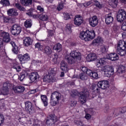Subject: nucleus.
<instances>
[{
	"label": "nucleus",
	"instance_id": "1",
	"mask_svg": "<svg viewBox=\"0 0 126 126\" xmlns=\"http://www.w3.org/2000/svg\"><path fill=\"white\" fill-rule=\"evenodd\" d=\"M96 34L94 30H87L86 31H82L80 33L79 37L81 40H84L86 42H88L90 40H93Z\"/></svg>",
	"mask_w": 126,
	"mask_h": 126
},
{
	"label": "nucleus",
	"instance_id": "2",
	"mask_svg": "<svg viewBox=\"0 0 126 126\" xmlns=\"http://www.w3.org/2000/svg\"><path fill=\"white\" fill-rule=\"evenodd\" d=\"M0 37L2 38H0V54L2 52V47H3V42L5 43H8L10 42V36L9 33L5 32H1L0 33Z\"/></svg>",
	"mask_w": 126,
	"mask_h": 126
},
{
	"label": "nucleus",
	"instance_id": "3",
	"mask_svg": "<svg viewBox=\"0 0 126 126\" xmlns=\"http://www.w3.org/2000/svg\"><path fill=\"white\" fill-rule=\"evenodd\" d=\"M61 96V94L58 93L57 91L52 93L51 95L50 104L52 106H54L59 104V102L62 99Z\"/></svg>",
	"mask_w": 126,
	"mask_h": 126
},
{
	"label": "nucleus",
	"instance_id": "4",
	"mask_svg": "<svg viewBox=\"0 0 126 126\" xmlns=\"http://www.w3.org/2000/svg\"><path fill=\"white\" fill-rule=\"evenodd\" d=\"M35 47L38 49V51H43L44 54L47 55V56H50L53 53L52 51V48L49 46H46L43 47V45H41V43L37 42L35 44Z\"/></svg>",
	"mask_w": 126,
	"mask_h": 126
},
{
	"label": "nucleus",
	"instance_id": "5",
	"mask_svg": "<svg viewBox=\"0 0 126 126\" xmlns=\"http://www.w3.org/2000/svg\"><path fill=\"white\" fill-rule=\"evenodd\" d=\"M117 20L120 23H123L126 19V12L124 9L119 10L116 16Z\"/></svg>",
	"mask_w": 126,
	"mask_h": 126
},
{
	"label": "nucleus",
	"instance_id": "6",
	"mask_svg": "<svg viewBox=\"0 0 126 126\" xmlns=\"http://www.w3.org/2000/svg\"><path fill=\"white\" fill-rule=\"evenodd\" d=\"M21 27L19 25H13L11 27V33L14 36H17L21 32Z\"/></svg>",
	"mask_w": 126,
	"mask_h": 126
},
{
	"label": "nucleus",
	"instance_id": "7",
	"mask_svg": "<svg viewBox=\"0 0 126 126\" xmlns=\"http://www.w3.org/2000/svg\"><path fill=\"white\" fill-rule=\"evenodd\" d=\"M17 58L18 59L21 64L26 63L28 61L30 60V56L28 53H26L24 55L21 54L18 55Z\"/></svg>",
	"mask_w": 126,
	"mask_h": 126
},
{
	"label": "nucleus",
	"instance_id": "8",
	"mask_svg": "<svg viewBox=\"0 0 126 126\" xmlns=\"http://www.w3.org/2000/svg\"><path fill=\"white\" fill-rule=\"evenodd\" d=\"M79 96V101L81 104H84L86 103V99L87 97H89V92H82L80 93Z\"/></svg>",
	"mask_w": 126,
	"mask_h": 126
},
{
	"label": "nucleus",
	"instance_id": "9",
	"mask_svg": "<svg viewBox=\"0 0 126 126\" xmlns=\"http://www.w3.org/2000/svg\"><path fill=\"white\" fill-rule=\"evenodd\" d=\"M58 121V118L55 115H49L46 120V125L49 126H51L52 125H55V123Z\"/></svg>",
	"mask_w": 126,
	"mask_h": 126
},
{
	"label": "nucleus",
	"instance_id": "10",
	"mask_svg": "<svg viewBox=\"0 0 126 126\" xmlns=\"http://www.w3.org/2000/svg\"><path fill=\"white\" fill-rule=\"evenodd\" d=\"M89 22L90 25H91L92 27H95V26L98 25L99 20L97 16H93L92 18H90Z\"/></svg>",
	"mask_w": 126,
	"mask_h": 126
},
{
	"label": "nucleus",
	"instance_id": "11",
	"mask_svg": "<svg viewBox=\"0 0 126 126\" xmlns=\"http://www.w3.org/2000/svg\"><path fill=\"white\" fill-rule=\"evenodd\" d=\"M98 87L101 88V89L105 90L109 87V82L106 80H101L97 83Z\"/></svg>",
	"mask_w": 126,
	"mask_h": 126
},
{
	"label": "nucleus",
	"instance_id": "12",
	"mask_svg": "<svg viewBox=\"0 0 126 126\" xmlns=\"http://www.w3.org/2000/svg\"><path fill=\"white\" fill-rule=\"evenodd\" d=\"M83 23V19L80 15L75 16L74 19V24L77 27L80 26Z\"/></svg>",
	"mask_w": 126,
	"mask_h": 126
},
{
	"label": "nucleus",
	"instance_id": "13",
	"mask_svg": "<svg viewBox=\"0 0 126 126\" xmlns=\"http://www.w3.org/2000/svg\"><path fill=\"white\" fill-rule=\"evenodd\" d=\"M43 82L50 83L51 82H55L56 81V78L52 75H47L44 76L43 78Z\"/></svg>",
	"mask_w": 126,
	"mask_h": 126
},
{
	"label": "nucleus",
	"instance_id": "14",
	"mask_svg": "<svg viewBox=\"0 0 126 126\" xmlns=\"http://www.w3.org/2000/svg\"><path fill=\"white\" fill-rule=\"evenodd\" d=\"M33 43V40L30 37H26L23 39V45L24 47H31Z\"/></svg>",
	"mask_w": 126,
	"mask_h": 126
},
{
	"label": "nucleus",
	"instance_id": "15",
	"mask_svg": "<svg viewBox=\"0 0 126 126\" xmlns=\"http://www.w3.org/2000/svg\"><path fill=\"white\" fill-rule=\"evenodd\" d=\"M10 44H11L12 47L11 51L13 54H15V55H17L18 53H19V48L18 46L16 45L15 42L13 41H11Z\"/></svg>",
	"mask_w": 126,
	"mask_h": 126
},
{
	"label": "nucleus",
	"instance_id": "16",
	"mask_svg": "<svg viewBox=\"0 0 126 126\" xmlns=\"http://www.w3.org/2000/svg\"><path fill=\"white\" fill-rule=\"evenodd\" d=\"M65 60L70 64H74L77 62V60L71 55H67L65 57Z\"/></svg>",
	"mask_w": 126,
	"mask_h": 126
},
{
	"label": "nucleus",
	"instance_id": "17",
	"mask_svg": "<svg viewBox=\"0 0 126 126\" xmlns=\"http://www.w3.org/2000/svg\"><path fill=\"white\" fill-rule=\"evenodd\" d=\"M29 78L31 81V82H36V80L39 78V74H38V72H34L32 73L29 76Z\"/></svg>",
	"mask_w": 126,
	"mask_h": 126
},
{
	"label": "nucleus",
	"instance_id": "18",
	"mask_svg": "<svg viewBox=\"0 0 126 126\" xmlns=\"http://www.w3.org/2000/svg\"><path fill=\"white\" fill-rule=\"evenodd\" d=\"M70 56L75 59L77 61L81 60V56H80V53L77 52L76 51H73L70 53Z\"/></svg>",
	"mask_w": 126,
	"mask_h": 126
},
{
	"label": "nucleus",
	"instance_id": "19",
	"mask_svg": "<svg viewBox=\"0 0 126 126\" xmlns=\"http://www.w3.org/2000/svg\"><path fill=\"white\" fill-rule=\"evenodd\" d=\"M108 59L112 62H116L119 60V55L115 53H110L108 54Z\"/></svg>",
	"mask_w": 126,
	"mask_h": 126
},
{
	"label": "nucleus",
	"instance_id": "20",
	"mask_svg": "<svg viewBox=\"0 0 126 126\" xmlns=\"http://www.w3.org/2000/svg\"><path fill=\"white\" fill-rule=\"evenodd\" d=\"M15 93H23L25 91V88L22 86H18L13 88Z\"/></svg>",
	"mask_w": 126,
	"mask_h": 126
},
{
	"label": "nucleus",
	"instance_id": "21",
	"mask_svg": "<svg viewBox=\"0 0 126 126\" xmlns=\"http://www.w3.org/2000/svg\"><path fill=\"white\" fill-rule=\"evenodd\" d=\"M11 66L14 69H16L17 72L21 71V66L19 65V64L16 61H13L11 63Z\"/></svg>",
	"mask_w": 126,
	"mask_h": 126
},
{
	"label": "nucleus",
	"instance_id": "22",
	"mask_svg": "<svg viewBox=\"0 0 126 126\" xmlns=\"http://www.w3.org/2000/svg\"><path fill=\"white\" fill-rule=\"evenodd\" d=\"M25 110L28 111L29 113H31L32 110H33V105H32V103L30 101H26L25 102Z\"/></svg>",
	"mask_w": 126,
	"mask_h": 126
},
{
	"label": "nucleus",
	"instance_id": "23",
	"mask_svg": "<svg viewBox=\"0 0 126 126\" xmlns=\"http://www.w3.org/2000/svg\"><path fill=\"white\" fill-rule=\"evenodd\" d=\"M88 62H93L95 60H97V55L95 53H90L87 57Z\"/></svg>",
	"mask_w": 126,
	"mask_h": 126
},
{
	"label": "nucleus",
	"instance_id": "24",
	"mask_svg": "<svg viewBox=\"0 0 126 126\" xmlns=\"http://www.w3.org/2000/svg\"><path fill=\"white\" fill-rule=\"evenodd\" d=\"M61 69L64 72H67L68 71L67 63L64 61H62L61 63Z\"/></svg>",
	"mask_w": 126,
	"mask_h": 126
},
{
	"label": "nucleus",
	"instance_id": "25",
	"mask_svg": "<svg viewBox=\"0 0 126 126\" xmlns=\"http://www.w3.org/2000/svg\"><path fill=\"white\" fill-rule=\"evenodd\" d=\"M88 75L90 76V77H93L94 79H98L99 78V75H98V73L96 72H94L92 70H89L88 71Z\"/></svg>",
	"mask_w": 126,
	"mask_h": 126
},
{
	"label": "nucleus",
	"instance_id": "26",
	"mask_svg": "<svg viewBox=\"0 0 126 126\" xmlns=\"http://www.w3.org/2000/svg\"><path fill=\"white\" fill-rule=\"evenodd\" d=\"M111 15L112 13L108 14L105 18V23L107 25L113 23V21H114V18Z\"/></svg>",
	"mask_w": 126,
	"mask_h": 126
},
{
	"label": "nucleus",
	"instance_id": "27",
	"mask_svg": "<svg viewBox=\"0 0 126 126\" xmlns=\"http://www.w3.org/2000/svg\"><path fill=\"white\" fill-rule=\"evenodd\" d=\"M126 72V67L125 66H122L119 67L117 70V74L119 76H123Z\"/></svg>",
	"mask_w": 126,
	"mask_h": 126
},
{
	"label": "nucleus",
	"instance_id": "28",
	"mask_svg": "<svg viewBox=\"0 0 126 126\" xmlns=\"http://www.w3.org/2000/svg\"><path fill=\"white\" fill-rule=\"evenodd\" d=\"M7 13L10 16H17V15H18L17 10L13 8L8 10Z\"/></svg>",
	"mask_w": 126,
	"mask_h": 126
},
{
	"label": "nucleus",
	"instance_id": "29",
	"mask_svg": "<svg viewBox=\"0 0 126 126\" xmlns=\"http://www.w3.org/2000/svg\"><path fill=\"white\" fill-rule=\"evenodd\" d=\"M117 49H126V41L120 40L118 42Z\"/></svg>",
	"mask_w": 126,
	"mask_h": 126
},
{
	"label": "nucleus",
	"instance_id": "30",
	"mask_svg": "<svg viewBox=\"0 0 126 126\" xmlns=\"http://www.w3.org/2000/svg\"><path fill=\"white\" fill-rule=\"evenodd\" d=\"M40 98L44 107H47L48 106V97L47 95L41 94Z\"/></svg>",
	"mask_w": 126,
	"mask_h": 126
},
{
	"label": "nucleus",
	"instance_id": "31",
	"mask_svg": "<svg viewBox=\"0 0 126 126\" xmlns=\"http://www.w3.org/2000/svg\"><path fill=\"white\" fill-rule=\"evenodd\" d=\"M10 86V84L9 83H4L3 84L2 90H3L4 92H8V91H9Z\"/></svg>",
	"mask_w": 126,
	"mask_h": 126
},
{
	"label": "nucleus",
	"instance_id": "32",
	"mask_svg": "<svg viewBox=\"0 0 126 126\" xmlns=\"http://www.w3.org/2000/svg\"><path fill=\"white\" fill-rule=\"evenodd\" d=\"M21 3L22 5L29 6V5L32 4V0H21Z\"/></svg>",
	"mask_w": 126,
	"mask_h": 126
},
{
	"label": "nucleus",
	"instance_id": "33",
	"mask_svg": "<svg viewBox=\"0 0 126 126\" xmlns=\"http://www.w3.org/2000/svg\"><path fill=\"white\" fill-rule=\"evenodd\" d=\"M78 78L81 80H87L88 79V76L85 73H81L78 76Z\"/></svg>",
	"mask_w": 126,
	"mask_h": 126
},
{
	"label": "nucleus",
	"instance_id": "34",
	"mask_svg": "<svg viewBox=\"0 0 126 126\" xmlns=\"http://www.w3.org/2000/svg\"><path fill=\"white\" fill-rule=\"evenodd\" d=\"M106 53H107L106 46L104 45H102L101 46L100 50L99 51L98 55H99V56H104V55H106Z\"/></svg>",
	"mask_w": 126,
	"mask_h": 126
},
{
	"label": "nucleus",
	"instance_id": "35",
	"mask_svg": "<svg viewBox=\"0 0 126 126\" xmlns=\"http://www.w3.org/2000/svg\"><path fill=\"white\" fill-rule=\"evenodd\" d=\"M126 49L121 48V49H117V53L118 54V55H120V56H121V57H124V56H126Z\"/></svg>",
	"mask_w": 126,
	"mask_h": 126
},
{
	"label": "nucleus",
	"instance_id": "36",
	"mask_svg": "<svg viewBox=\"0 0 126 126\" xmlns=\"http://www.w3.org/2000/svg\"><path fill=\"white\" fill-rule=\"evenodd\" d=\"M92 89L94 92L99 93L100 92V88L98 87V83L97 84H94L92 86Z\"/></svg>",
	"mask_w": 126,
	"mask_h": 126
},
{
	"label": "nucleus",
	"instance_id": "37",
	"mask_svg": "<svg viewBox=\"0 0 126 126\" xmlns=\"http://www.w3.org/2000/svg\"><path fill=\"white\" fill-rule=\"evenodd\" d=\"M24 26L26 28H31L32 27V21L31 20H27L24 22Z\"/></svg>",
	"mask_w": 126,
	"mask_h": 126
},
{
	"label": "nucleus",
	"instance_id": "38",
	"mask_svg": "<svg viewBox=\"0 0 126 126\" xmlns=\"http://www.w3.org/2000/svg\"><path fill=\"white\" fill-rule=\"evenodd\" d=\"M62 44L60 43H57L56 45H54L53 47V49L55 50V51H57V52H61L62 50Z\"/></svg>",
	"mask_w": 126,
	"mask_h": 126
},
{
	"label": "nucleus",
	"instance_id": "39",
	"mask_svg": "<svg viewBox=\"0 0 126 126\" xmlns=\"http://www.w3.org/2000/svg\"><path fill=\"white\" fill-rule=\"evenodd\" d=\"M103 70L104 72L114 71V68L112 66L106 65L103 67Z\"/></svg>",
	"mask_w": 126,
	"mask_h": 126
},
{
	"label": "nucleus",
	"instance_id": "40",
	"mask_svg": "<svg viewBox=\"0 0 126 126\" xmlns=\"http://www.w3.org/2000/svg\"><path fill=\"white\" fill-rule=\"evenodd\" d=\"M48 73L49 75L54 77L57 73V68H50L48 71Z\"/></svg>",
	"mask_w": 126,
	"mask_h": 126
},
{
	"label": "nucleus",
	"instance_id": "41",
	"mask_svg": "<svg viewBox=\"0 0 126 126\" xmlns=\"http://www.w3.org/2000/svg\"><path fill=\"white\" fill-rule=\"evenodd\" d=\"M0 3V4H2L3 6H8L10 5L9 0H1Z\"/></svg>",
	"mask_w": 126,
	"mask_h": 126
},
{
	"label": "nucleus",
	"instance_id": "42",
	"mask_svg": "<svg viewBox=\"0 0 126 126\" xmlns=\"http://www.w3.org/2000/svg\"><path fill=\"white\" fill-rule=\"evenodd\" d=\"M39 19L42 21H48L49 17L47 15L41 14L39 15Z\"/></svg>",
	"mask_w": 126,
	"mask_h": 126
},
{
	"label": "nucleus",
	"instance_id": "43",
	"mask_svg": "<svg viewBox=\"0 0 126 126\" xmlns=\"http://www.w3.org/2000/svg\"><path fill=\"white\" fill-rule=\"evenodd\" d=\"M95 5L99 9H101V8H103V7H104V4L102 2H99L97 0L95 1Z\"/></svg>",
	"mask_w": 126,
	"mask_h": 126
},
{
	"label": "nucleus",
	"instance_id": "44",
	"mask_svg": "<svg viewBox=\"0 0 126 126\" xmlns=\"http://www.w3.org/2000/svg\"><path fill=\"white\" fill-rule=\"evenodd\" d=\"M102 42H103V39L101 36H98L97 38L93 40V43L94 44H98L99 43H102Z\"/></svg>",
	"mask_w": 126,
	"mask_h": 126
},
{
	"label": "nucleus",
	"instance_id": "45",
	"mask_svg": "<svg viewBox=\"0 0 126 126\" xmlns=\"http://www.w3.org/2000/svg\"><path fill=\"white\" fill-rule=\"evenodd\" d=\"M122 112L121 110V108H118L117 109H115L113 113V115H115L116 117H118V116H120V115H122Z\"/></svg>",
	"mask_w": 126,
	"mask_h": 126
},
{
	"label": "nucleus",
	"instance_id": "46",
	"mask_svg": "<svg viewBox=\"0 0 126 126\" xmlns=\"http://www.w3.org/2000/svg\"><path fill=\"white\" fill-rule=\"evenodd\" d=\"M98 62H99V63L101 64H106L107 63V58H101L99 59Z\"/></svg>",
	"mask_w": 126,
	"mask_h": 126
},
{
	"label": "nucleus",
	"instance_id": "47",
	"mask_svg": "<svg viewBox=\"0 0 126 126\" xmlns=\"http://www.w3.org/2000/svg\"><path fill=\"white\" fill-rule=\"evenodd\" d=\"M81 69L82 71H83L82 73H86L87 75H88V71H89V70H91L90 69H88V68L85 66L81 67Z\"/></svg>",
	"mask_w": 126,
	"mask_h": 126
},
{
	"label": "nucleus",
	"instance_id": "48",
	"mask_svg": "<svg viewBox=\"0 0 126 126\" xmlns=\"http://www.w3.org/2000/svg\"><path fill=\"white\" fill-rule=\"evenodd\" d=\"M15 6H16V8L19 9V10H21L22 11H24V10H25V8H24V7H22L21 6V5L18 3H16L15 4Z\"/></svg>",
	"mask_w": 126,
	"mask_h": 126
},
{
	"label": "nucleus",
	"instance_id": "49",
	"mask_svg": "<svg viewBox=\"0 0 126 126\" xmlns=\"http://www.w3.org/2000/svg\"><path fill=\"white\" fill-rule=\"evenodd\" d=\"M118 0H111V3L110 4L112 5V7H117L118 5Z\"/></svg>",
	"mask_w": 126,
	"mask_h": 126
},
{
	"label": "nucleus",
	"instance_id": "50",
	"mask_svg": "<svg viewBox=\"0 0 126 126\" xmlns=\"http://www.w3.org/2000/svg\"><path fill=\"white\" fill-rule=\"evenodd\" d=\"M58 59H59V56L57 55V54H54L53 58L52 59V62L54 63H58Z\"/></svg>",
	"mask_w": 126,
	"mask_h": 126
},
{
	"label": "nucleus",
	"instance_id": "51",
	"mask_svg": "<svg viewBox=\"0 0 126 126\" xmlns=\"http://www.w3.org/2000/svg\"><path fill=\"white\" fill-rule=\"evenodd\" d=\"M66 31L68 32V33H71L72 31H71V25L68 24L66 25Z\"/></svg>",
	"mask_w": 126,
	"mask_h": 126
},
{
	"label": "nucleus",
	"instance_id": "52",
	"mask_svg": "<svg viewBox=\"0 0 126 126\" xmlns=\"http://www.w3.org/2000/svg\"><path fill=\"white\" fill-rule=\"evenodd\" d=\"M104 72V76L106 77H110L111 75L114 73V71H107V72Z\"/></svg>",
	"mask_w": 126,
	"mask_h": 126
},
{
	"label": "nucleus",
	"instance_id": "53",
	"mask_svg": "<svg viewBox=\"0 0 126 126\" xmlns=\"http://www.w3.org/2000/svg\"><path fill=\"white\" fill-rule=\"evenodd\" d=\"M78 93L77 92V91L76 90H72L71 91L70 95L72 96V97H74V96L77 95V94Z\"/></svg>",
	"mask_w": 126,
	"mask_h": 126
},
{
	"label": "nucleus",
	"instance_id": "54",
	"mask_svg": "<svg viewBox=\"0 0 126 126\" xmlns=\"http://www.w3.org/2000/svg\"><path fill=\"white\" fill-rule=\"evenodd\" d=\"M25 78V74L24 73H21L20 75L19 76V79L20 81H23Z\"/></svg>",
	"mask_w": 126,
	"mask_h": 126
},
{
	"label": "nucleus",
	"instance_id": "55",
	"mask_svg": "<svg viewBox=\"0 0 126 126\" xmlns=\"http://www.w3.org/2000/svg\"><path fill=\"white\" fill-rule=\"evenodd\" d=\"M92 4V1H89L88 2H86L83 3V5L85 7H88V6H90V5H91Z\"/></svg>",
	"mask_w": 126,
	"mask_h": 126
},
{
	"label": "nucleus",
	"instance_id": "56",
	"mask_svg": "<svg viewBox=\"0 0 126 126\" xmlns=\"http://www.w3.org/2000/svg\"><path fill=\"white\" fill-rule=\"evenodd\" d=\"M4 122V117L2 114H0V126H1V124H3Z\"/></svg>",
	"mask_w": 126,
	"mask_h": 126
},
{
	"label": "nucleus",
	"instance_id": "57",
	"mask_svg": "<svg viewBox=\"0 0 126 126\" xmlns=\"http://www.w3.org/2000/svg\"><path fill=\"white\" fill-rule=\"evenodd\" d=\"M64 20H68V19H70V16H69V14L65 13L64 14Z\"/></svg>",
	"mask_w": 126,
	"mask_h": 126
},
{
	"label": "nucleus",
	"instance_id": "58",
	"mask_svg": "<svg viewBox=\"0 0 126 126\" xmlns=\"http://www.w3.org/2000/svg\"><path fill=\"white\" fill-rule=\"evenodd\" d=\"M63 8V3L59 4L57 7V9L59 11L62 10Z\"/></svg>",
	"mask_w": 126,
	"mask_h": 126
},
{
	"label": "nucleus",
	"instance_id": "59",
	"mask_svg": "<svg viewBox=\"0 0 126 126\" xmlns=\"http://www.w3.org/2000/svg\"><path fill=\"white\" fill-rule=\"evenodd\" d=\"M37 10H39L40 12H44V8L43 7H41V6H37Z\"/></svg>",
	"mask_w": 126,
	"mask_h": 126
},
{
	"label": "nucleus",
	"instance_id": "60",
	"mask_svg": "<svg viewBox=\"0 0 126 126\" xmlns=\"http://www.w3.org/2000/svg\"><path fill=\"white\" fill-rule=\"evenodd\" d=\"M54 35V31L50 30L48 31V36L52 37Z\"/></svg>",
	"mask_w": 126,
	"mask_h": 126
},
{
	"label": "nucleus",
	"instance_id": "61",
	"mask_svg": "<svg viewBox=\"0 0 126 126\" xmlns=\"http://www.w3.org/2000/svg\"><path fill=\"white\" fill-rule=\"evenodd\" d=\"M85 118L86 119V120H90V119H91V115L87 113L86 114Z\"/></svg>",
	"mask_w": 126,
	"mask_h": 126
},
{
	"label": "nucleus",
	"instance_id": "62",
	"mask_svg": "<svg viewBox=\"0 0 126 126\" xmlns=\"http://www.w3.org/2000/svg\"><path fill=\"white\" fill-rule=\"evenodd\" d=\"M27 15H28L29 16H30V17H32V16H33V13L32 12V11L29 10L28 11V12L27 13Z\"/></svg>",
	"mask_w": 126,
	"mask_h": 126
},
{
	"label": "nucleus",
	"instance_id": "63",
	"mask_svg": "<svg viewBox=\"0 0 126 126\" xmlns=\"http://www.w3.org/2000/svg\"><path fill=\"white\" fill-rule=\"evenodd\" d=\"M120 110L121 111V113H122V114H124V113H126V107L120 108Z\"/></svg>",
	"mask_w": 126,
	"mask_h": 126
},
{
	"label": "nucleus",
	"instance_id": "64",
	"mask_svg": "<svg viewBox=\"0 0 126 126\" xmlns=\"http://www.w3.org/2000/svg\"><path fill=\"white\" fill-rule=\"evenodd\" d=\"M77 104V102H76V101H71V107H75Z\"/></svg>",
	"mask_w": 126,
	"mask_h": 126
}]
</instances>
